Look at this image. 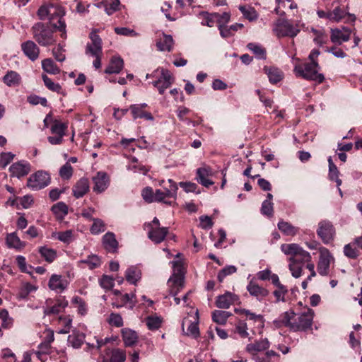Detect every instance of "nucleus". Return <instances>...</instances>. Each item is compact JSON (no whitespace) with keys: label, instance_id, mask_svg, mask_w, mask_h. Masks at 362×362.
Instances as JSON below:
<instances>
[{"label":"nucleus","instance_id":"60","mask_svg":"<svg viewBox=\"0 0 362 362\" xmlns=\"http://www.w3.org/2000/svg\"><path fill=\"white\" fill-rule=\"evenodd\" d=\"M288 267L294 278H299L302 275L303 264L289 262Z\"/></svg>","mask_w":362,"mask_h":362},{"label":"nucleus","instance_id":"46","mask_svg":"<svg viewBox=\"0 0 362 362\" xmlns=\"http://www.w3.org/2000/svg\"><path fill=\"white\" fill-rule=\"evenodd\" d=\"M247 47L252 51L258 59H262L266 58V50L260 45L250 42L247 44Z\"/></svg>","mask_w":362,"mask_h":362},{"label":"nucleus","instance_id":"20","mask_svg":"<svg viewBox=\"0 0 362 362\" xmlns=\"http://www.w3.org/2000/svg\"><path fill=\"white\" fill-rule=\"evenodd\" d=\"M93 191L98 193L104 192L109 185V178L107 173L104 172H98L93 177Z\"/></svg>","mask_w":362,"mask_h":362},{"label":"nucleus","instance_id":"64","mask_svg":"<svg viewBox=\"0 0 362 362\" xmlns=\"http://www.w3.org/2000/svg\"><path fill=\"white\" fill-rule=\"evenodd\" d=\"M115 279L107 275H103L100 279V285L105 289H111L114 286Z\"/></svg>","mask_w":362,"mask_h":362},{"label":"nucleus","instance_id":"36","mask_svg":"<svg viewBox=\"0 0 362 362\" xmlns=\"http://www.w3.org/2000/svg\"><path fill=\"white\" fill-rule=\"evenodd\" d=\"M38 252L41 257L48 263L53 262L57 258V250L47 246H42L38 248Z\"/></svg>","mask_w":362,"mask_h":362},{"label":"nucleus","instance_id":"9","mask_svg":"<svg viewBox=\"0 0 362 362\" xmlns=\"http://www.w3.org/2000/svg\"><path fill=\"white\" fill-rule=\"evenodd\" d=\"M334 257L326 247L320 248V257L317 264V272L321 276H327L329 272V266Z\"/></svg>","mask_w":362,"mask_h":362},{"label":"nucleus","instance_id":"56","mask_svg":"<svg viewBox=\"0 0 362 362\" xmlns=\"http://www.w3.org/2000/svg\"><path fill=\"white\" fill-rule=\"evenodd\" d=\"M107 1L103 0V3H105V11L110 16L118 10L120 2L119 0H112L110 3H108Z\"/></svg>","mask_w":362,"mask_h":362},{"label":"nucleus","instance_id":"47","mask_svg":"<svg viewBox=\"0 0 362 362\" xmlns=\"http://www.w3.org/2000/svg\"><path fill=\"white\" fill-rule=\"evenodd\" d=\"M199 16L202 17L201 24L208 27H213L216 23L215 13L201 12Z\"/></svg>","mask_w":362,"mask_h":362},{"label":"nucleus","instance_id":"11","mask_svg":"<svg viewBox=\"0 0 362 362\" xmlns=\"http://www.w3.org/2000/svg\"><path fill=\"white\" fill-rule=\"evenodd\" d=\"M317 234L324 243L327 244L334 239L335 230L331 222L322 221L318 224Z\"/></svg>","mask_w":362,"mask_h":362},{"label":"nucleus","instance_id":"61","mask_svg":"<svg viewBox=\"0 0 362 362\" xmlns=\"http://www.w3.org/2000/svg\"><path fill=\"white\" fill-rule=\"evenodd\" d=\"M141 195L143 199L148 203L156 202V191L153 192V189L150 187L144 188L142 191Z\"/></svg>","mask_w":362,"mask_h":362},{"label":"nucleus","instance_id":"49","mask_svg":"<svg viewBox=\"0 0 362 362\" xmlns=\"http://www.w3.org/2000/svg\"><path fill=\"white\" fill-rule=\"evenodd\" d=\"M71 303L77 308L78 313L85 315L87 313V306L84 300L79 296H74L71 299Z\"/></svg>","mask_w":362,"mask_h":362},{"label":"nucleus","instance_id":"59","mask_svg":"<svg viewBox=\"0 0 362 362\" xmlns=\"http://www.w3.org/2000/svg\"><path fill=\"white\" fill-rule=\"evenodd\" d=\"M274 204L269 200H264L262 204L261 213L268 217H272L274 213Z\"/></svg>","mask_w":362,"mask_h":362},{"label":"nucleus","instance_id":"38","mask_svg":"<svg viewBox=\"0 0 362 362\" xmlns=\"http://www.w3.org/2000/svg\"><path fill=\"white\" fill-rule=\"evenodd\" d=\"M278 228L286 235L294 236L298 232V228L284 221H280L278 223Z\"/></svg>","mask_w":362,"mask_h":362},{"label":"nucleus","instance_id":"31","mask_svg":"<svg viewBox=\"0 0 362 362\" xmlns=\"http://www.w3.org/2000/svg\"><path fill=\"white\" fill-rule=\"evenodd\" d=\"M85 339L83 333L74 330L68 337V344L74 349L80 348Z\"/></svg>","mask_w":362,"mask_h":362},{"label":"nucleus","instance_id":"26","mask_svg":"<svg viewBox=\"0 0 362 362\" xmlns=\"http://www.w3.org/2000/svg\"><path fill=\"white\" fill-rule=\"evenodd\" d=\"M125 279L131 284L136 285L141 278V272L136 266H130L125 272Z\"/></svg>","mask_w":362,"mask_h":362},{"label":"nucleus","instance_id":"30","mask_svg":"<svg viewBox=\"0 0 362 362\" xmlns=\"http://www.w3.org/2000/svg\"><path fill=\"white\" fill-rule=\"evenodd\" d=\"M129 109L134 119L138 118H144L149 121H153L154 119L151 113L142 110V106H139L138 104L132 105Z\"/></svg>","mask_w":362,"mask_h":362},{"label":"nucleus","instance_id":"2","mask_svg":"<svg viewBox=\"0 0 362 362\" xmlns=\"http://www.w3.org/2000/svg\"><path fill=\"white\" fill-rule=\"evenodd\" d=\"M37 14L40 20H48L54 28L62 32V37L66 38V23L63 20L65 12L62 6L56 4L42 5Z\"/></svg>","mask_w":362,"mask_h":362},{"label":"nucleus","instance_id":"6","mask_svg":"<svg viewBox=\"0 0 362 362\" xmlns=\"http://www.w3.org/2000/svg\"><path fill=\"white\" fill-rule=\"evenodd\" d=\"M168 186L156 190V202H163L171 206L177 199V184L172 179L168 180Z\"/></svg>","mask_w":362,"mask_h":362},{"label":"nucleus","instance_id":"23","mask_svg":"<svg viewBox=\"0 0 362 362\" xmlns=\"http://www.w3.org/2000/svg\"><path fill=\"white\" fill-rule=\"evenodd\" d=\"M238 300V296L230 292L218 296L216 305L219 308L227 309Z\"/></svg>","mask_w":362,"mask_h":362},{"label":"nucleus","instance_id":"19","mask_svg":"<svg viewBox=\"0 0 362 362\" xmlns=\"http://www.w3.org/2000/svg\"><path fill=\"white\" fill-rule=\"evenodd\" d=\"M72 321L71 315H63L56 317L53 322L58 327V333L67 334L72 327Z\"/></svg>","mask_w":362,"mask_h":362},{"label":"nucleus","instance_id":"16","mask_svg":"<svg viewBox=\"0 0 362 362\" xmlns=\"http://www.w3.org/2000/svg\"><path fill=\"white\" fill-rule=\"evenodd\" d=\"M90 42L86 46V54L97 55L102 54V40L96 31H92L90 34Z\"/></svg>","mask_w":362,"mask_h":362},{"label":"nucleus","instance_id":"25","mask_svg":"<svg viewBox=\"0 0 362 362\" xmlns=\"http://www.w3.org/2000/svg\"><path fill=\"white\" fill-rule=\"evenodd\" d=\"M89 190V182L87 178H81L73 187L74 196L78 199L83 197Z\"/></svg>","mask_w":362,"mask_h":362},{"label":"nucleus","instance_id":"18","mask_svg":"<svg viewBox=\"0 0 362 362\" xmlns=\"http://www.w3.org/2000/svg\"><path fill=\"white\" fill-rule=\"evenodd\" d=\"M46 301V306L43 308V312L45 315L59 314L62 312L68 305V301L64 298H59L57 300L54 305L49 306V301Z\"/></svg>","mask_w":362,"mask_h":362},{"label":"nucleus","instance_id":"62","mask_svg":"<svg viewBox=\"0 0 362 362\" xmlns=\"http://www.w3.org/2000/svg\"><path fill=\"white\" fill-rule=\"evenodd\" d=\"M247 325L244 321H239L235 325V332H237L241 337H247L249 334L247 332Z\"/></svg>","mask_w":362,"mask_h":362},{"label":"nucleus","instance_id":"45","mask_svg":"<svg viewBox=\"0 0 362 362\" xmlns=\"http://www.w3.org/2000/svg\"><path fill=\"white\" fill-rule=\"evenodd\" d=\"M311 31L313 33L315 37L313 41L315 43L320 47L323 46L327 42V36L322 30H317L312 28Z\"/></svg>","mask_w":362,"mask_h":362},{"label":"nucleus","instance_id":"15","mask_svg":"<svg viewBox=\"0 0 362 362\" xmlns=\"http://www.w3.org/2000/svg\"><path fill=\"white\" fill-rule=\"evenodd\" d=\"M330 33L331 41L338 45H341L344 42L349 41L351 37V30L346 27H343L341 30L332 28Z\"/></svg>","mask_w":362,"mask_h":362},{"label":"nucleus","instance_id":"51","mask_svg":"<svg viewBox=\"0 0 362 362\" xmlns=\"http://www.w3.org/2000/svg\"><path fill=\"white\" fill-rule=\"evenodd\" d=\"M346 15V12L339 6H337L332 11H330L329 21L339 22Z\"/></svg>","mask_w":362,"mask_h":362},{"label":"nucleus","instance_id":"1","mask_svg":"<svg viewBox=\"0 0 362 362\" xmlns=\"http://www.w3.org/2000/svg\"><path fill=\"white\" fill-rule=\"evenodd\" d=\"M313 316L314 311L310 308L298 314L290 310L281 314L274 322L279 327H288L294 332L305 331L311 327Z\"/></svg>","mask_w":362,"mask_h":362},{"label":"nucleus","instance_id":"34","mask_svg":"<svg viewBox=\"0 0 362 362\" xmlns=\"http://www.w3.org/2000/svg\"><path fill=\"white\" fill-rule=\"evenodd\" d=\"M3 81L9 87L17 86L21 83V77L16 71H8L3 77Z\"/></svg>","mask_w":362,"mask_h":362},{"label":"nucleus","instance_id":"8","mask_svg":"<svg viewBox=\"0 0 362 362\" xmlns=\"http://www.w3.org/2000/svg\"><path fill=\"white\" fill-rule=\"evenodd\" d=\"M50 180L49 173L43 170H38L29 177L27 185L33 190H39L48 186Z\"/></svg>","mask_w":362,"mask_h":362},{"label":"nucleus","instance_id":"7","mask_svg":"<svg viewBox=\"0 0 362 362\" xmlns=\"http://www.w3.org/2000/svg\"><path fill=\"white\" fill-rule=\"evenodd\" d=\"M273 32L278 37H296L300 32L298 25H293L288 20L279 19L273 28Z\"/></svg>","mask_w":362,"mask_h":362},{"label":"nucleus","instance_id":"50","mask_svg":"<svg viewBox=\"0 0 362 362\" xmlns=\"http://www.w3.org/2000/svg\"><path fill=\"white\" fill-rule=\"evenodd\" d=\"M37 289V286L30 283L23 284L18 293V298L25 299L30 293L35 291Z\"/></svg>","mask_w":362,"mask_h":362},{"label":"nucleus","instance_id":"41","mask_svg":"<svg viewBox=\"0 0 362 362\" xmlns=\"http://www.w3.org/2000/svg\"><path fill=\"white\" fill-rule=\"evenodd\" d=\"M232 314L230 312L216 310L212 313L211 317L213 321L219 325H225L228 318Z\"/></svg>","mask_w":362,"mask_h":362},{"label":"nucleus","instance_id":"5","mask_svg":"<svg viewBox=\"0 0 362 362\" xmlns=\"http://www.w3.org/2000/svg\"><path fill=\"white\" fill-rule=\"evenodd\" d=\"M319 65L317 62L296 65L294 72L296 76L307 80L315 81L322 83L325 77L322 74H318Z\"/></svg>","mask_w":362,"mask_h":362},{"label":"nucleus","instance_id":"28","mask_svg":"<svg viewBox=\"0 0 362 362\" xmlns=\"http://www.w3.org/2000/svg\"><path fill=\"white\" fill-rule=\"evenodd\" d=\"M124 66V61L119 56L112 57L108 66L105 69L106 74H119Z\"/></svg>","mask_w":362,"mask_h":362},{"label":"nucleus","instance_id":"10","mask_svg":"<svg viewBox=\"0 0 362 362\" xmlns=\"http://www.w3.org/2000/svg\"><path fill=\"white\" fill-rule=\"evenodd\" d=\"M174 82L171 73L165 69H160V76L152 82L153 86L156 87L160 94H163L166 89L170 88Z\"/></svg>","mask_w":362,"mask_h":362},{"label":"nucleus","instance_id":"33","mask_svg":"<svg viewBox=\"0 0 362 362\" xmlns=\"http://www.w3.org/2000/svg\"><path fill=\"white\" fill-rule=\"evenodd\" d=\"M122 336L126 346H134L138 339V335L136 332L130 329H123L122 330Z\"/></svg>","mask_w":362,"mask_h":362},{"label":"nucleus","instance_id":"40","mask_svg":"<svg viewBox=\"0 0 362 362\" xmlns=\"http://www.w3.org/2000/svg\"><path fill=\"white\" fill-rule=\"evenodd\" d=\"M264 71L269 81L272 83H276L282 79V72L276 67H264Z\"/></svg>","mask_w":362,"mask_h":362},{"label":"nucleus","instance_id":"17","mask_svg":"<svg viewBox=\"0 0 362 362\" xmlns=\"http://www.w3.org/2000/svg\"><path fill=\"white\" fill-rule=\"evenodd\" d=\"M21 49L23 54L31 61L37 60L40 54V49L32 40H27L22 43Z\"/></svg>","mask_w":362,"mask_h":362},{"label":"nucleus","instance_id":"13","mask_svg":"<svg viewBox=\"0 0 362 362\" xmlns=\"http://www.w3.org/2000/svg\"><path fill=\"white\" fill-rule=\"evenodd\" d=\"M246 289L251 296L262 302L269 295V291L259 286L253 279L247 285Z\"/></svg>","mask_w":362,"mask_h":362},{"label":"nucleus","instance_id":"63","mask_svg":"<svg viewBox=\"0 0 362 362\" xmlns=\"http://www.w3.org/2000/svg\"><path fill=\"white\" fill-rule=\"evenodd\" d=\"M288 290L284 285L277 287V289L274 291V296L276 298V301L279 302L285 301V295L287 293Z\"/></svg>","mask_w":362,"mask_h":362},{"label":"nucleus","instance_id":"55","mask_svg":"<svg viewBox=\"0 0 362 362\" xmlns=\"http://www.w3.org/2000/svg\"><path fill=\"white\" fill-rule=\"evenodd\" d=\"M45 86L50 90L59 93L62 87L59 83H54L46 74L42 76Z\"/></svg>","mask_w":362,"mask_h":362},{"label":"nucleus","instance_id":"12","mask_svg":"<svg viewBox=\"0 0 362 362\" xmlns=\"http://www.w3.org/2000/svg\"><path fill=\"white\" fill-rule=\"evenodd\" d=\"M144 229L148 232V238L156 244L163 242L168 234V227H152V224H144Z\"/></svg>","mask_w":362,"mask_h":362},{"label":"nucleus","instance_id":"54","mask_svg":"<svg viewBox=\"0 0 362 362\" xmlns=\"http://www.w3.org/2000/svg\"><path fill=\"white\" fill-rule=\"evenodd\" d=\"M93 223L90 228V232L93 235H98L105 230V224L101 219H93Z\"/></svg>","mask_w":362,"mask_h":362},{"label":"nucleus","instance_id":"24","mask_svg":"<svg viewBox=\"0 0 362 362\" xmlns=\"http://www.w3.org/2000/svg\"><path fill=\"white\" fill-rule=\"evenodd\" d=\"M103 245L105 249L109 252H115L118 248V242L115 235L112 232L106 233L103 237Z\"/></svg>","mask_w":362,"mask_h":362},{"label":"nucleus","instance_id":"58","mask_svg":"<svg viewBox=\"0 0 362 362\" xmlns=\"http://www.w3.org/2000/svg\"><path fill=\"white\" fill-rule=\"evenodd\" d=\"M73 175V168L69 163H66L60 168L59 175L64 180H69Z\"/></svg>","mask_w":362,"mask_h":362},{"label":"nucleus","instance_id":"57","mask_svg":"<svg viewBox=\"0 0 362 362\" xmlns=\"http://www.w3.org/2000/svg\"><path fill=\"white\" fill-rule=\"evenodd\" d=\"M344 254L350 259H356L359 255V252L351 243H349L344 245Z\"/></svg>","mask_w":362,"mask_h":362},{"label":"nucleus","instance_id":"43","mask_svg":"<svg viewBox=\"0 0 362 362\" xmlns=\"http://www.w3.org/2000/svg\"><path fill=\"white\" fill-rule=\"evenodd\" d=\"M79 262L86 264L90 269L98 268L101 265L100 258L95 255H89L86 259H82Z\"/></svg>","mask_w":362,"mask_h":362},{"label":"nucleus","instance_id":"29","mask_svg":"<svg viewBox=\"0 0 362 362\" xmlns=\"http://www.w3.org/2000/svg\"><path fill=\"white\" fill-rule=\"evenodd\" d=\"M269 347V342L267 339H262L255 343L248 344L246 346V351L252 354L257 352L264 351Z\"/></svg>","mask_w":362,"mask_h":362},{"label":"nucleus","instance_id":"42","mask_svg":"<svg viewBox=\"0 0 362 362\" xmlns=\"http://www.w3.org/2000/svg\"><path fill=\"white\" fill-rule=\"evenodd\" d=\"M42 69L49 74H57L60 69L56 65L52 59H45L42 61Z\"/></svg>","mask_w":362,"mask_h":362},{"label":"nucleus","instance_id":"39","mask_svg":"<svg viewBox=\"0 0 362 362\" xmlns=\"http://www.w3.org/2000/svg\"><path fill=\"white\" fill-rule=\"evenodd\" d=\"M67 128L68 126L66 123L54 119L53 124L50 126V131L52 134L64 136Z\"/></svg>","mask_w":362,"mask_h":362},{"label":"nucleus","instance_id":"48","mask_svg":"<svg viewBox=\"0 0 362 362\" xmlns=\"http://www.w3.org/2000/svg\"><path fill=\"white\" fill-rule=\"evenodd\" d=\"M240 11L242 12L245 18L248 19L250 21H255L257 18L258 14L255 9L252 7H247L245 6H239Z\"/></svg>","mask_w":362,"mask_h":362},{"label":"nucleus","instance_id":"53","mask_svg":"<svg viewBox=\"0 0 362 362\" xmlns=\"http://www.w3.org/2000/svg\"><path fill=\"white\" fill-rule=\"evenodd\" d=\"M137 161L138 160L136 158H132L130 163L127 166V169L134 173L141 172L143 174H146L148 170L144 165H137Z\"/></svg>","mask_w":362,"mask_h":362},{"label":"nucleus","instance_id":"27","mask_svg":"<svg viewBox=\"0 0 362 362\" xmlns=\"http://www.w3.org/2000/svg\"><path fill=\"white\" fill-rule=\"evenodd\" d=\"M6 244L8 248H13L17 250H20L25 246V243L21 240L16 232L6 235Z\"/></svg>","mask_w":362,"mask_h":362},{"label":"nucleus","instance_id":"37","mask_svg":"<svg viewBox=\"0 0 362 362\" xmlns=\"http://www.w3.org/2000/svg\"><path fill=\"white\" fill-rule=\"evenodd\" d=\"M125 360V351L119 349H115L110 351V359L104 358L103 362H124Z\"/></svg>","mask_w":362,"mask_h":362},{"label":"nucleus","instance_id":"14","mask_svg":"<svg viewBox=\"0 0 362 362\" xmlns=\"http://www.w3.org/2000/svg\"><path fill=\"white\" fill-rule=\"evenodd\" d=\"M30 164L26 160H20L14 163L9 168L11 175L17 178L26 176L30 173Z\"/></svg>","mask_w":362,"mask_h":362},{"label":"nucleus","instance_id":"4","mask_svg":"<svg viewBox=\"0 0 362 362\" xmlns=\"http://www.w3.org/2000/svg\"><path fill=\"white\" fill-rule=\"evenodd\" d=\"M281 250L286 255L290 256L289 262L303 264L311 261L310 254L296 243L282 244Z\"/></svg>","mask_w":362,"mask_h":362},{"label":"nucleus","instance_id":"44","mask_svg":"<svg viewBox=\"0 0 362 362\" xmlns=\"http://www.w3.org/2000/svg\"><path fill=\"white\" fill-rule=\"evenodd\" d=\"M163 319L157 315L148 316L146 318V324L150 330H156L160 328Z\"/></svg>","mask_w":362,"mask_h":362},{"label":"nucleus","instance_id":"52","mask_svg":"<svg viewBox=\"0 0 362 362\" xmlns=\"http://www.w3.org/2000/svg\"><path fill=\"white\" fill-rule=\"evenodd\" d=\"M237 272L236 267L233 265H228L219 271L217 275V279L220 282H222L224 279L229 275H231Z\"/></svg>","mask_w":362,"mask_h":362},{"label":"nucleus","instance_id":"3","mask_svg":"<svg viewBox=\"0 0 362 362\" xmlns=\"http://www.w3.org/2000/svg\"><path fill=\"white\" fill-rule=\"evenodd\" d=\"M31 31L33 38L41 46H49L56 42L54 30L48 24L36 23L33 25Z\"/></svg>","mask_w":362,"mask_h":362},{"label":"nucleus","instance_id":"21","mask_svg":"<svg viewBox=\"0 0 362 362\" xmlns=\"http://www.w3.org/2000/svg\"><path fill=\"white\" fill-rule=\"evenodd\" d=\"M48 286L51 290L61 293L66 288L68 282L62 276L52 274L49 279Z\"/></svg>","mask_w":362,"mask_h":362},{"label":"nucleus","instance_id":"32","mask_svg":"<svg viewBox=\"0 0 362 362\" xmlns=\"http://www.w3.org/2000/svg\"><path fill=\"white\" fill-rule=\"evenodd\" d=\"M52 237L67 245L71 243L75 239L74 232L73 230L53 232Z\"/></svg>","mask_w":362,"mask_h":362},{"label":"nucleus","instance_id":"35","mask_svg":"<svg viewBox=\"0 0 362 362\" xmlns=\"http://www.w3.org/2000/svg\"><path fill=\"white\" fill-rule=\"evenodd\" d=\"M156 46L158 50L160 51H168L170 52L173 46V39L170 35H163V37H161L157 42Z\"/></svg>","mask_w":362,"mask_h":362},{"label":"nucleus","instance_id":"22","mask_svg":"<svg viewBox=\"0 0 362 362\" xmlns=\"http://www.w3.org/2000/svg\"><path fill=\"white\" fill-rule=\"evenodd\" d=\"M212 175V170L209 167H202L197 170V180L206 187H209L214 184L209 177Z\"/></svg>","mask_w":362,"mask_h":362}]
</instances>
